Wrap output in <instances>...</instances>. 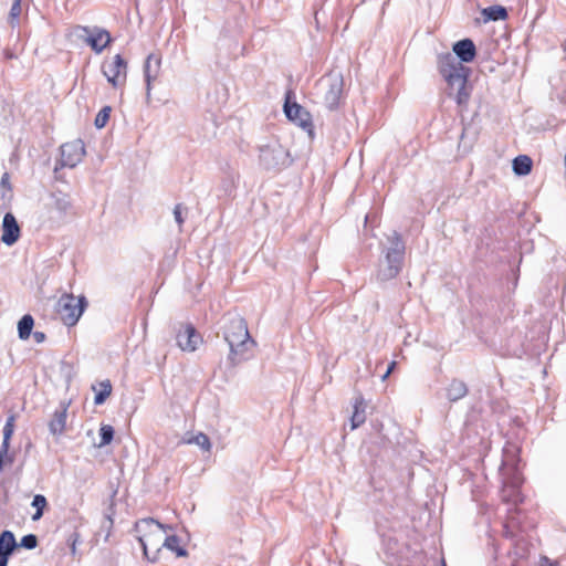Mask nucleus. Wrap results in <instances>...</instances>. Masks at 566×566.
Masks as SVG:
<instances>
[{"mask_svg":"<svg viewBox=\"0 0 566 566\" xmlns=\"http://www.w3.org/2000/svg\"><path fill=\"white\" fill-rule=\"evenodd\" d=\"M9 558L10 557H8V556L0 555V566H7Z\"/></svg>","mask_w":566,"mask_h":566,"instance_id":"nucleus-37","label":"nucleus"},{"mask_svg":"<svg viewBox=\"0 0 566 566\" xmlns=\"http://www.w3.org/2000/svg\"><path fill=\"white\" fill-rule=\"evenodd\" d=\"M441 566H447V563L444 559L441 560Z\"/></svg>","mask_w":566,"mask_h":566,"instance_id":"nucleus-40","label":"nucleus"},{"mask_svg":"<svg viewBox=\"0 0 566 566\" xmlns=\"http://www.w3.org/2000/svg\"><path fill=\"white\" fill-rule=\"evenodd\" d=\"M284 113L286 117L306 130L311 136H313V122L310 112H307L303 106L297 103H290V93L286 96L284 103Z\"/></svg>","mask_w":566,"mask_h":566,"instance_id":"nucleus-9","label":"nucleus"},{"mask_svg":"<svg viewBox=\"0 0 566 566\" xmlns=\"http://www.w3.org/2000/svg\"><path fill=\"white\" fill-rule=\"evenodd\" d=\"M76 30L81 32L78 33L80 38H83L84 34L87 35L85 41L96 53H101L111 43V35L105 29L94 28L91 30L88 27H77Z\"/></svg>","mask_w":566,"mask_h":566,"instance_id":"nucleus-10","label":"nucleus"},{"mask_svg":"<svg viewBox=\"0 0 566 566\" xmlns=\"http://www.w3.org/2000/svg\"><path fill=\"white\" fill-rule=\"evenodd\" d=\"M184 210H185V208L181 203H177L174 208V217H175V220L178 223L179 228H181V226L185 221L184 217H182Z\"/></svg>","mask_w":566,"mask_h":566,"instance_id":"nucleus-33","label":"nucleus"},{"mask_svg":"<svg viewBox=\"0 0 566 566\" xmlns=\"http://www.w3.org/2000/svg\"><path fill=\"white\" fill-rule=\"evenodd\" d=\"M2 230L3 233L1 240L4 244L12 245L18 241L20 237V227L15 217L11 212L4 214L2 221Z\"/></svg>","mask_w":566,"mask_h":566,"instance_id":"nucleus-14","label":"nucleus"},{"mask_svg":"<svg viewBox=\"0 0 566 566\" xmlns=\"http://www.w3.org/2000/svg\"><path fill=\"white\" fill-rule=\"evenodd\" d=\"M483 14L492 21L504 20L507 17V11L504 7L492 6L483 10Z\"/></svg>","mask_w":566,"mask_h":566,"instance_id":"nucleus-25","label":"nucleus"},{"mask_svg":"<svg viewBox=\"0 0 566 566\" xmlns=\"http://www.w3.org/2000/svg\"><path fill=\"white\" fill-rule=\"evenodd\" d=\"M177 345L184 352H195L202 343L201 335L196 331L192 324L181 325L177 335Z\"/></svg>","mask_w":566,"mask_h":566,"instance_id":"nucleus-12","label":"nucleus"},{"mask_svg":"<svg viewBox=\"0 0 566 566\" xmlns=\"http://www.w3.org/2000/svg\"><path fill=\"white\" fill-rule=\"evenodd\" d=\"M354 411L350 417V429L355 430L366 421V402L363 396H357L353 405Z\"/></svg>","mask_w":566,"mask_h":566,"instance_id":"nucleus-16","label":"nucleus"},{"mask_svg":"<svg viewBox=\"0 0 566 566\" xmlns=\"http://www.w3.org/2000/svg\"><path fill=\"white\" fill-rule=\"evenodd\" d=\"M170 528V526L164 525L151 517L135 523L134 530L138 534V542L143 547L144 556L149 562L155 563L157 560V554L164 547L163 535Z\"/></svg>","mask_w":566,"mask_h":566,"instance_id":"nucleus-3","label":"nucleus"},{"mask_svg":"<svg viewBox=\"0 0 566 566\" xmlns=\"http://www.w3.org/2000/svg\"><path fill=\"white\" fill-rule=\"evenodd\" d=\"M87 302L84 296H62L59 301L57 313L66 326H74L82 316Z\"/></svg>","mask_w":566,"mask_h":566,"instance_id":"nucleus-7","label":"nucleus"},{"mask_svg":"<svg viewBox=\"0 0 566 566\" xmlns=\"http://www.w3.org/2000/svg\"><path fill=\"white\" fill-rule=\"evenodd\" d=\"M92 389L96 392L94 403L102 405L112 394V384L109 380H104L98 384V389L96 386H92Z\"/></svg>","mask_w":566,"mask_h":566,"instance_id":"nucleus-22","label":"nucleus"},{"mask_svg":"<svg viewBox=\"0 0 566 566\" xmlns=\"http://www.w3.org/2000/svg\"><path fill=\"white\" fill-rule=\"evenodd\" d=\"M52 199L53 208L60 216H65L72 209V200L69 195L57 191L52 195Z\"/></svg>","mask_w":566,"mask_h":566,"instance_id":"nucleus-19","label":"nucleus"},{"mask_svg":"<svg viewBox=\"0 0 566 566\" xmlns=\"http://www.w3.org/2000/svg\"><path fill=\"white\" fill-rule=\"evenodd\" d=\"M46 504L48 502L44 495L36 494L33 496L32 506L36 509L35 513L32 515L33 521H38L42 517Z\"/></svg>","mask_w":566,"mask_h":566,"instance_id":"nucleus-27","label":"nucleus"},{"mask_svg":"<svg viewBox=\"0 0 566 566\" xmlns=\"http://www.w3.org/2000/svg\"><path fill=\"white\" fill-rule=\"evenodd\" d=\"M317 88L322 94L324 105L329 109H337L343 96L344 78L339 72H331L323 76Z\"/></svg>","mask_w":566,"mask_h":566,"instance_id":"nucleus-6","label":"nucleus"},{"mask_svg":"<svg viewBox=\"0 0 566 566\" xmlns=\"http://www.w3.org/2000/svg\"><path fill=\"white\" fill-rule=\"evenodd\" d=\"M34 319L30 314H25L18 323V335L20 339H28L32 333Z\"/></svg>","mask_w":566,"mask_h":566,"instance_id":"nucleus-23","label":"nucleus"},{"mask_svg":"<svg viewBox=\"0 0 566 566\" xmlns=\"http://www.w3.org/2000/svg\"><path fill=\"white\" fill-rule=\"evenodd\" d=\"M185 443L197 444L205 451H210L211 449V442L209 437L202 432H199L198 434L191 437L190 439L185 440Z\"/></svg>","mask_w":566,"mask_h":566,"instance_id":"nucleus-26","label":"nucleus"},{"mask_svg":"<svg viewBox=\"0 0 566 566\" xmlns=\"http://www.w3.org/2000/svg\"><path fill=\"white\" fill-rule=\"evenodd\" d=\"M453 52L438 57V69L449 86V95L459 105L465 104L470 97L467 83L469 69L463 63H470L476 54L475 44L471 39H463L453 44Z\"/></svg>","mask_w":566,"mask_h":566,"instance_id":"nucleus-1","label":"nucleus"},{"mask_svg":"<svg viewBox=\"0 0 566 566\" xmlns=\"http://www.w3.org/2000/svg\"><path fill=\"white\" fill-rule=\"evenodd\" d=\"M33 338H34L35 343L41 344L45 340L46 336L43 332L35 331L33 333Z\"/></svg>","mask_w":566,"mask_h":566,"instance_id":"nucleus-35","label":"nucleus"},{"mask_svg":"<svg viewBox=\"0 0 566 566\" xmlns=\"http://www.w3.org/2000/svg\"><path fill=\"white\" fill-rule=\"evenodd\" d=\"M539 565L541 566H558V563L557 562H554L552 559H549L548 557L546 556H543L539 560Z\"/></svg>","mask_w":566,"mask_h":566,"instance_id":"nucleus-36","label":"nucleus"},{"mask_svg":"<svg viewBox=\"0 0 566 566\" xmlns=\"http://www.w3.org/2000/svg\"><path fill=\"white\" fill-rule=\"evenodd\" d=\"M69 541L71 542V551H72V554H75V551H76V543L78 541V534L77 533H73Z\"/></svg>","mask_w":566,"mask_h":566,"instance_id":"nucleus-34","label":"nucleus"},{"mask_svg":"<svg viewBox=\"0 0 566 566\" xmlns=\"http://www.w3.org/2000/svg\"><path fill=\"white\" fill-rule=\"evenodd\" d=\"M468 394V387L464 381L453 379L447 388V398L450 401H458L465 397Z\"/></svg>","mask_w":566,"mask_h":566,"instance_id":"nucleus-18","label":"nucleus"},{"mask_svg":"<svg viewBox=\"0 0 566 566\" xmlns=\"http://www.w3.org/2000/svg\"><path fill=\"white\" fill-rule=\"evenodd\" d=\"M161 59L156 54H149L144 64L147 97L150 96L151 85L160 73Z\"/></svg>","mask_w":566,"mask_h":566,"instance_id":"nucleus-13","label":"nucleus"},{"mask_svg":"<svg viewBox=\"0 0 566 566\" xmlns=\"http://www.w3.org/2000/svg\"><path fill=\"white\" fill-rule=\"evenodd\" d=\"M259 161L264 169L276 172L289 167L292 158L285 147L273 140L259 147Z\"/></svg>","mask_w":566,"mask_h":566,"instance_id":"nucleus-5","label":"nucleus"},{"mask_svg":"<svg viewBox=\"0 0 566 566\" xmlns=\"http://www.w3.org/2000/svg\"><path fill=\"white\" fill-rule=\"evenodd\" d=\"M84 155L85 147L81 139L65 143L61 146V165L73 168L82 161Z\"/></svg>","mask_w":566,"mask_h":566,"instance_id":"nucleus-11","label":"nucleus"},{"mask_svg":"<svg viewBox=\"0 0 566 566\" xmlns=\"http://www.w3.org/2000/svg\"><path fill=\"white\" fill-rule=\"evenodd\" d=\"M17 546L15 537L11 531H3L0 534V555L10 557Z\"/></svg>","mask_w":566,"mask_h":566,"instance_id":"nucleus-20","label":"nucleus"},{"mask_svg":"<svg viewBox=\"0 0 566 566\" xmlns=\"http://www.w3.org/2000/svg\"><path fill=\"white\" fill-rule=\"evenodd\" d=\"M388 376H389V375H387V371H386V373L382 375L381 379H382V380H385V379H387V377H388Z\"/></svg>","mask_w":566,"mask_h":566,"instance_id":"nucleus-39","label":"nucleus"},{"mask_svg":"<svg viewBox=\"0 0 566 566\" xmlns=\"http://www.w3.org/2000/svg\"><path fill=\"white\" fill-rule=\"evenodd\" d=\"M103 74L113 87H120L127 77V63L120 54H116L112 61L105 62L102 66Z\"/></svg>","mask_w":566,"mask_h":566,"instance_id":"nucleus-8","label":"nucleus"},{"mask_svg":"<svg viewBox=\"0 0 566 566\" xmlns=\"http://www.w3.org/2000/svg\"><path fill=\"white\" fill-rule=\"evenodd\" d=\"M390 247L385 252L386 265L380 266L377 277L380 281H388L395 279L401 271L405 260V242L401 235L394 231L388 237Z\"/></svg>","mask_w":566,"mask_h":566,"instance_id":"nucleus-4","label":"nucleus"},{"mask_svg":"<svg viewBox=\"0 0 566 566\" xmlns=\"http://www.w3.org/2000/svg\"><path fill=\"white\" fill-rule=\"evenodd\" d=\"M522 484V478L518 473H515L514 476L507 481H504V486L502 490V497L505 502L517 504L523 501L522 494L518 490Z\"/></svg>","mask_w":566,"mask_h":566,"instance_id":"nucleus-15","label":"nucleus"},{"mask_svg":"<svg viewBox=\"0 0 566 566\" xmlns=\"http://www.w3.org/2000/svg\"><path fill=\"white\" fill-rule=\"evenodd\" d=\"M11 184H10V175L4 172L0 180V200L6 201L11 198Z\"/></svg>","mask_w":566,"mask_h":566,"instance_id":"nucleus-28","label":"nucleus"},{"mask_svg":"<svg viewBox=\"0 0 566 566\" xmlns=\"http://www.w3.org/2000/svg\"><path fill=\"white\" fill-rule=\"evenodd\" d=\"M67 408L61 407L55 410L51 421L49 422V430L53 436H61L65 430Z\"/></svg>","mask_w":566,"mask_h":566,"instance_id":"nucleus-17","label":"nucleus"},{"mask_svg":"<svg viewBox=\"0 0 566 566\" xmlns=\"http://www.w3.org/2000/svg\"><path fill=\"white\" fill-rule=\"evenodd\" d=\"M111 112H112V107L111 106H104L96 115L95 117V120H94V125L96 126V128H104L109 119V116H111Z\"/></svg>","mask_w":566,"mask_h":566,"instance_id":"nucleus-30","label":"nucleus"},{"mask_svg":"<svg viewBox=\"0 0 566 566\" xmlns=\"http://www.w3.org/2000/svg\"><path fill=\"white\" fill-rule=\"evenodd\" d=\"M21 14V0H13V3L9 13V23L14 27L18 23V19Z\"/></svg>","mask_w":566,"mask_h":566,"instance_id":"nucleus-31","label":"nucleus"},{"mask_svg":"<svg viewBox=\"0 0 566 566\" xmlns=\"http://www.w3.org/2000/svg\"><path fill=\"white\" fill-rule=\"evenodd\" d=\"M163 546L176 553L178 557L187 555V551L180 545V538L176 535H168L164 538Z\"/></svg>","mask_w":566,"mask_h":566,"instance_id":"nucleus-24","label":"nucleus"},{"mask_svg":"<svg viewBox=\"0 0 566 566\" xmlns=\"http://www.w3.org/2000/svg\"><path fill=\"white\" fill-rule=\"evenodd\" d=\"M20 546L27 549H34L38 546V537L34 534L24 535L21 538Z\"/></svg>","mask_w":566,"mask_h":566,"instance_id":"nucleus-32","label":"nucleus"},{"mask_svg":"<svg viewBox=\"0 0 566 566\" xmlns=\"http://www.w3.org/2000/svg\"><path fill=\"white\" fill-rule=\"evenodd\" d=\"M222 333L230 348L228 363L235 367L247 360V353L251 347L255 346V342L249 334L245 319L238 314L226 315Z\"/></svg>","mask_w":566,"mask_h":566,"instance_id":"nucleus-2","label":"nucleus"},{"mask_svg":"<svg viewBox=\"0 0 566 566\" xmlns=\"http://www.w3.org/2000/svg\"><path fill=\"white\" fill-rule=\"evenodd\" d=\"M533 161L526 155H520L513 159V171L517 176H526L532 170Z\"/></svg>","mask_w":566,"mask_h":566,"instance_id":"nucleus-21","label":"nucleus"},{"mask_svg":"<svg viewBox=\"0 0 566 566\" xmlns=\"http://www.w3.org/2000/svg\"><path fill=\"white\" fill-rule=\"evenodd\" d=\"M114 428L109 424H103L99 428V437L101 441L98 443V448H103L107 444H109L114 438Z\"/></svg>","mask_w":566,"mask_h":566,"instance_id":"nucleus-29","label":"nucleus"},{"mask_svg":"<svg viewBox=\"0 0 566 566\" xmlns=\"http://www.w3.org/2000/svg\"><path fill=\"white\" fill-rule=\"evenodd\" d=\"M396 367V361H391L387 368V375H390Z\"/></svg>","mask_w":566,"mask_h":566,"instance_id":"nucleus-38","label":"nucleus"}]
</instances>
